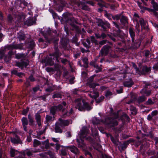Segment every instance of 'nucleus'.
I'll list each match as a JSON object with an SVG mask.
<instances>
[{
    "label": "nucleus",
    "instance_id": "64",
    "mask_svg": "<svg viewBox=\"0 0 158 158\" xmlns=\"http://www.w3.org/2000/svg\"><path fill=\"white\" fill-rule=\"evenodd\" d=\"M87 3L93 6H94V3L92 2H88Z\"/></svg>",
    "mask_w": 158,
    "mask_h": 158
},
{
    "label": "nucleus",
    "instance_id": "20",
    "mask_svg": "<svg viewBox=\"0 0 158 158\" xmlns=\"http://www.w3.org/2000/svg\"><path fill=\"white\" fill-rule=\"evenodd\" d=\"M43 144L45 148L46 149H48L49 148V146L48 142L47 141L43 142Z\"/></svg>",
    "mask_w": 158,
    "mask_h": 158
},
{
    "label": "nucleus",
    "instance_id": "61",
    "mask_svg": "<svg viewBox=\"0 0 158 158\" xmlns=\"http://www.w3.org/2000/svg\"><path fill=\"white\" fill-rule=\"evenodd\" d=\"M67 61V60L66 59H62L61 60V62L63 63L64 64Z\"/></svg>",
    "mask_w": 158,
    "mask_h": 158
},
{
    "label": "nucleus",
    "instance_id": "28",
    "mask_svg": "<svg viewBox=\"0 0 158 158\" xmlns=\"http://www.w3.org/2000/svg\"><path fill=\"white\" fill-rule=\"evenodd\" d=\"M24 155L26 154L28 156H30L31 155V152L29 150H27L24 152Z\"/></svg>",
    "mask_w": 158,
    "mask_h": 158
},
{
    "label": "nucleus",
    "instance_id": "58",
    "mask_svg": "<svg viewBox=\"0 0 158 158\" xmlns=\"http://www.w3.org/2000/svg\"><path fill=\"white\" fill-rule=\"evenodd\" d=\"M149 53V52L148 51H146L145 52V55L146 56H148Z\"/></svg>",
    "mask_w": 158,
    "mask_h": 158
},
{
    "label": "nucleus",
    "instance_id": "21",
    "mask_svg": "<svg viewBox=\"0 0 158 158\" xmlns=\"http://www.w3.org/2000/svg\"><path fill=\"white\" fill-rule=\"evenodd\" d=\"M88 84L90 88H94L96 86H98V84H95L94 83L88 82Z\"/></svg>",
    "mask_w": 158,
    "mask_h": 158
},
{
    "label": "nucleus",
    "instance_id": "29",
    "mask_svg": "<svg viewBox=\"0 0 158 158\" xmlns=\"http://www.w3.org/2000/svg\"><path fill=\"white\" fill-rule=\"evenodd\" d=\"M120 18V15H116L115 16L112 17L113 19L114 20H118Z\"/></svg>",
    "mask_w": 158,
    "mask_h": 158
},
{
    "label": "nucleus",
    "instance_id": "43",
    "mask_svg": "<svg viewBox=\"0 0 158 158\" xmlns=\"http://www.w3.org/2000/svg\"><path fill=\"white\" fill-rule=\"evenodd\" d=\"M123 19L124 20L125 23L127 22V19L126 17L123 16H122L121 20H122Z\"/></svg>",
    "mask_w": 158,
    "mask_h": 158
},
{
    "label": "nucleus",
    "instance_id": "11",
    "mask_svg": "<svg viewBox=\"0 0 158 158\" xmlns=\"http://www.w3.org/2000/svg\"><path fill=\"white\" fill-rule=\"evenodd\" d=\"M11 141L13 143H18L20 142V140L19 137L17 136H15V138H11Z\"/></svg>",
    "mask_w": 158,
    "mask_h": 158
},
{
    "label": "nucleus",
    "instance_id": "42",
    "mask_svg": "<svg viewBox=\"0 0 158 158\" xmlns=\"http://www.w3.org/2000/svg\"><path fill=\"white\" fill-rule=\"evenodd\" d=\"M75 79V77H73L71 78L69 80V82L70 84H73L74 83V80Z\"/></svg>",
    "mask_w": 158,
    "mask_h": 158
},
{
    "label": "nucleus",
    "instance_id": "57",
    "mask_svg": "<svg viewBox=\"0 0 158 158\" xmlns=\"http://www.w3.org/2000/svg\"><path fill=\"white\" fill-rule=\"evenodd\" d=\"M111 139L114 143H116V141L114 139V138L113 137H111Z\"/></svg>",
    "mask_w": 158,
    "mask_h": 158
},
{
    "label": "nucleus",
    "instance_id": "7",
    "mask_svg": "<svg viewBox=\"0 0 158 158\" xmlns=\"http://www.w3.org/2000/svg\"><path fill=\"white\" fill-rule=\"evenodd\" d=\"M110 48L109 46L105 45L102 48L101 53L102 55H106L107 54L110 49Z\"/></svg>",
    "mask_w": 158,
    "mask_h": 158
},
{
    "label": "nucleus",
    "instance_id": "35",
    "mask_svg": "<svg viewBox=\"0 0 158 158\" xmlns=\"http://www.w3.org/2000/svg\"><path fill=\"white\" fill-rule=\"evenodd\" d=\"M81 8L84 10H89V8L86 5H83L82 6Z\"/></svg>",
    "mask_w": 158,
    "mask_h": 158
},
{
    "label": "nucleus",
    "instance_id": "31",
    "mask_svg": "<svg viewBox=\"0 0 158 158\" xmlns=\"http://www.w3.org/2000/svg\"><path fill=\"white\" fill-rule=\"evenodd\" d=\"M112 93L109 91H107L106 93V97H109L112 95Z\"/></svg>",
    "mask_w": 158,
    "mask_h": 158
},
{
    "label": "nucleus",
    "instance_id": "12",
    "mask_svg": "<svg viewBox=\"0 0 158 158\" xmlns=\"http://www.w3.org/2000/svg\"><path fill=\"white\" fill-rule=\"evenodd\" d=\"M35 116V119L37 124L39 126H40L41 124L40 116L39 113H37L36 114Z\"/></svg>",
    "mask_w": 158,
    "mask_h": 158
},
{
    "label": "nucleus",
    "instance_id": "23",
    "mask_svg": "<svg viewBox=\"0 0 158 158\" xmlns=\"http://www.w3.org/2000/svg\"><path fill=\"white\" fill-rule=\"evenodd\" d=\"M28 117L30 123V125H32L33 122V120L30 114L28 115Z\"/></svg>",
    "mask_w": 158,
    "mask_h": 158
},
{
    "label": "nucleus",
    "instance_id": "19",
    "mask_svg": "<svg viewBox=\"0 0 158 158\" xmlns=\"http://www.w3.org/2000/svg\"><path fill=\"white\" fill-rule=\"evenodd\" d=\"M40 144V142L37 139H34V146L35 147H37Z\"/></svg>",
    "mask_w": 158,
    "mask_h": 158
},
{
    "label": "nucleus",
    "instance_id": "33",
    "mask_svg": "<svg viewBox=\"0 0 158 158\" xmlns=\"http://www.w3.org/2000/svg\"><path fill=\"white\" fill-rule=\"evenodd\" d=\"M46 120L47 122H48L50 120H52V117L49 115H47L46 117Z\"/></svg>",
    "mask_w": 158,
    "mask_h": 158
},
{
    "label": "nucleus",
    "instance_id": "17",
    "mask_svg": "<svg viewBox=\"0 0 158 158\" xmlns=\"http://www.w3.org/2000/svg\"><path fill=\"white\" fill-rule=\"evenodd\" d=\"M26 23L28 26H31L35 23V21H33L32 19H30L27 20L26 21Z\"/></svg>",
    "mask_w": 158,
    "mask_h": 158
},
{
    "label": "nucleus",
    "instance_id": "40",
    "mask_svg": "<svg viewBox=\"0 0 158 158\" xmlns=\"http://www.w3.org/2000/svg\"><path fill=\"white\" fill-rule=\"evenodd\" d=\"M52 139L54 142H58L59 141L60 139L59 138H52Z\"/></svg>",
    "mask_w": 158,
    "mask_h": 158
},
{
    "label": "nucleus",
    "instance_id": "56",
    "mask_svg": "<svg viewBox=\"0 0 158 158\" xmlns=\"http://www.w3.org/2000/svg\"><path fill=\"white\" fill-rule=\"evenodd\" d=\"M29 79L31 81H34V79L33 76H31L29 77Z\"/></svg>",
    "mask_w": 158,
    "mask_h": 158
},
{
    "label": "nucleus",
    "instance_id": "16",
    "mask_svg": "<svg viewBox=\"0 0 158 158\" xmlns=\"http://www.w3.org/2000/svg\"><path fill=\"white\" fill-rule=\"evenodd\" d=\"M55 132L56 133H61L62 132V131L57 124H55Z\"/></svg>",
    "mask_w": 158,
    "mask_h": 158
},
{
    "label": "nucleus",
    "instance_id": "24",
    "mask_svg": "<svg viewBox=\"0 0 158 158\" xmlns=\"http://www.w3.org/2000/svg\"><path fill=\"white\" fill-rule=\"evenodd\" d=\"M152 4L154 8V9L156 10H158V4L154 2L152 3Z\"/></svg>",
    "mask_w": 158,
    "mask_h": 158
},
{
    "label": "nucleus",
    "instance_id": "22",
    "mask_svg": "<svg viewBox=\"0 0 158 158\" xmlns=\"http://www.w3.org/2000/svg\"><path fill=\"white\" fill-rule=\"evenodd\" d=\"M92 122L94 124H97L99 123V121L97 118L94 117L92 119Z\"/></svg>",
    "mask_w": 158,
    "mask_h": 158
},
{
    "label": "nucleus",
    "instance_id": "48",
    "mask_svg": "<svg viewBox=\"0 0 158 158\" xmlns=\"http://www.w3.org/2000/svg\"><path fill=\"white\" fill-rule=\"evenodd\" d=\"M102 158H112L110 156L106 155H103L102 156Z\"/></svg>",
    "mask_w": 158,
    "mask_h": 158
},
{
    "label": "nucleus",
    "instance_id": "41",
    "mask_svg": "<svg viewBox=\"0 0 158 158\" xmlns=\"http://www.w3.org/2000/svg\"><path fill=\"white\" fill-rule=\"evenodd\" d=\"M61 154L63 156H65L67 154V153L65 150H62L61 151Z\"/></svg>",
    "mask_w": 158,
    "mask_h": 158
},
{
    "label": "nucleus",
    "instance_id": "10",
    "mask_svg": "<svg viewBox=\"0 0 158 158\" xmlns=\"http://www.w3.org/2000/svg\"><path fill=\"white\" fill-rule=\"evenodd\" d=\"M28 64L27 61H22L20 62H17L16 65L19 67H21L22 69L23 67H26Z\"/></svg>",
    "mask_w": 158,
    "mask_h": 158
},
{
    "label": "nucleus",
    "instance_id": "46",
    "mask_svg": "<svg viewBox=\"0 0 158 158\" xmlns=\"http://www.w3.org/2000/svg\"><path fill=\"white\" fill-rule=\"evenodd\" d=\"M89 39L92 42H95V40L94 37L93 36H91L90 38H89Z\"/></svg>",
    "mask_w": 158,
    "mask_h": 158
},
{
    "label": "nucleus",
    "instance_id": "2",
    "mask_svg": "<svg viewBox=\"0 0 158 158\" xmlns=\"http://www.w3.org/2000/svg\"><path fill=\"white\" fill-rule=\"evenodd\" d=\"M75 108L78 109L80 111H83L84 110H89L92 109L87 103L85 102L81 98H78L75 101Z\"/></svg>",
    "mask_w": 158,
    "mask_h": 158
},
{
    "label": "nucleus",
    "instance_id": "54",
    "mask_svg": "<svg viewBox=\"0 0 158 158\" xmlns=\"http://www.w3.org/2000/svg\"><path fill=\"white\" fill-rule=\"evenodd\" d=\"M123 89L122 88H121L119 90H116L118 94L122 93L123 92Z\"/></svg>",
    "mask_w": 158,
    "mask_h": 158
},
{
    "label": "nucleus",
    "instance_id": "27",
    "mask_svg": "<svg viewBox=\"0 0 158 158\" xmlns=\"http://www.w3.org/2000/svg\"><path fill=\"white\" fill-rule=\"evenodd\" d=\"M146 99V98L144 96H141L139 98V102H143L145 101Z\"/></svg>",
    "mask_w": 158,
    "mask_h": 158
},
{
    "label": "nucleus",
    "instance_id": "26",
    "mask_svg": "<svg viewBox=\"0 0 158 158\" xmlns=\"http://www.w3.org/2000/svg\"><path fill=\"white\" fill-rule=\"evenodd\" d=\"M49 11L51 13L52 15V16L53 17V18H56V17L57 16V14L54 12V11L52 9H49Z\"/></svg>",
    "mask_w": 158,
    "mask_h": 158
},
{
    "label": "nucleus",
    "instance_id": "63",
    "mask_svg": "<svg viewBox=\"0 0 158 158\" xmlns=\"http://www.w3.org/2000/svg\"><path fill=\"white\" fill-rule=\"evenodd\" d=\"M95 36L97 38H101L100 35L98 34H96L95 35Z\"/></svg>",
    "mask_w": 158,
    "mask_h": 158
},
{
    "label": "nucleus",
    "instance_id": "32",
    "mask_svg": "<svg viewBox=\"0 0 158 158\" xmlns=\"http://www.w3.org/2000/svg\"><path fill=\"white\" fill-rule=\"evenodd\" d=\"M146 103L147 104L152 105L154 104V102L152 101L151 99H149Z\"/></svg>",
    "mask_w": 158,
    "mask_h": 158
},
{
    "label": "nucleus",
    "instance_id": "49",
    "mask_svg": "<svg viewBox=\"0 0 158 158\" xmlns=\"http://www.w3.org/2000/svg\"><path fill=\"white\" fill-rule=\"evenodd\" d=\"M143 70L145 72H148L149 71L150 69L147 67H144Z\"/></svg>",
    "mask_w": 158,
    "mask_h": 158
},
{
    "label": "nucleus",
    "instance_id": "25",
    "mask_svg": "<svg viewBox=\"0 0 158 158\" xmlns=\"http://www.w3.org/2000/svg\"><path fill=\"white\" fill-rule=\"evenodd\" d=\"M82 61L85 65H87L88 64V60L86 57H85L82 59Z\"/></svg>",
    "mask_w": 158,
    "mask_h": 158
},
{
    "label": "nucleus",
    "instance_id": "51",
    "mask_svg": "<svg viewBox=\"0 0 158 158\" xmlns=\"http://www.w3.org/2000/svg\"><path fill=\"white\" fill-rule=\"evenodd\" d=\"M132 65L133 67L136 70V71H138V69L137 68L136 65L134 63H132Z\"/></svg>",
    "mask_w": 158,
    "mask_h": 158
},
{
    "label": "nucleus",
    "instance_id": "62",
    "mask_svg": "<svg viewBox=\"0 0 158 158\" xmlns=\"http://www.w3.org/2000/svg\"><path fill=\"white\" fill-rule=\"evenodd\" d=\"M39 89V88L38 87H35V88H34L33 89V90L34 91V92H35V91H37Z\"/></svg>",
    "mask_w": 158,
    "mask_h": 158
},
{
    "label": "nucleus",
    "instance_id": "3",
    "mask_svg": "<svg viewBox=\"0 0 158 158\" xmlns=\"http://www.w3.org/2000/svg\"><path fill=\"white\" fill-rule=\"evenodd\" d=\"M134 22L136 23L135 27L136 29L139 32V25L138 23L139 19L140 25H141L142 29H147L148 26V24L146 21H145L142 18H140L138 14L137 13H135L134 15Z\"/></svg>",
    "mask_w": 158,
    "mask_h": 158
},
{
    "label": "nucleus",
    "instance_id": "37",
    "mask_svg": "<svg viewBox=\"0 0 158 158\" xmlns=\"http://www.w3.org/2000/svg\"><path fill=\"white\" fill-rule=\"evenodd\" d=\"M89 95L90 97L94 98H97L98 97V94H96L95 95H92L91 94H89Z\"/></svg>",
    "mask_w": 158,
    "mask_h": 158
},
{
    "label": "nucleus",
    "instance_id": "30",
    "mask_svg": "<svg viewBox=\"0 0 158 158\" xmlns=\"http://www.w3.org/2000/svg\"><path fill=\"white\" fill-rule=\"evenodd\" d=\"M158 112L156 110H155L152 112L151 114L153 117L156 115L158 114Z\"/></svg>",
    "mask_w": 158,
    "mask_h": 158
},
{
    "label": "nucleus",
    "instance_id": "34",
    "mask_svg": "<svg viewBox=\"0 0 158 158\" xmlns=\"http://www.w3.org/2000/svg\"><path fill=\"white\" fill-rule=\"evenodd\" d=\"M94 67H96V68L98 69V70L96 71V73H98L99 72H100L102 70V69L100 68L98 65H94Z\"/></svg>",
    "mask_w": 158,
    "mask_h": 158
},
{
    "label": "nucleus",
    "instance_id": "15",
    "mask_svg": "<svg viewBox=\"0 0 158 158\" xmlns=\"http://www.w3.org/2000/svg\"><path fill=\"white\" fill-rule=\"evenodd\" d=\"M10 153L11 156L14 157L16 155L18 154L19 152L17 150L12 149L10 151Z\"/></svg>",
    "mask_w": 158,
    "mask_h": 158
},
{
    "label": "nucleus",
    "instance_id": "8",
    "mask_svg": "<svg viewBox=\"0 0 158 158\" xmlns=\"http://www.w3.org/2000/svg\"><path fill=\"white\" fill-rule=\"evenodd\" d=\"M59 121L60 122L59 125L61 127L68 126L69 124V122L67 120H63L60 118Z\"/></svg>",
    "mask_w": 158,
    "mask_h": 158
},
{
    "label": "nucleus",
    "instance_id": "60",
    "mask_svg": "<svg viewBox=\"0 0 158 158\" xmlns=\"http://www.w3.org/2000/svg\"><path fill=\"white\" fill-rule=\"evenodd\" d=\"M53 56H55L57 61V62H59V60H58V56L57 55H56V54H54V55H53Z\"/></svg>",
    "mask_w": 158,
    "mask_h": 158
},
{
    "label": "nucleus",
    "instance_id": "55",
    "mask_svg": "<svg viewBox=\"0 0 158 158\" xmlns=\"http://www.w3.org/2000/svg\"><path fill=\"white\" fill-rule=\"evenodd\" d=\"M100 36H101V37H102V38H105V37H106V35L104 33H102V34L101 35H100Z\"/></svg>",
    "mask_w": 158,
    "mask_h": 158
},
{
    "label": "nucleus",
    "instance_id": "50",
    "mask_svg": "<svg viewBox=\"0 0 158 158\" xmlns=\"http://www.w3.org/2000/svg\"><path fill=\"white\" fill-rule=\"evenodd\" d=\"M58 97H59V98H61L60 97V95L59 94H56L54 95L53 96V98H58Z\"/></svg>",
    "mask_w": 158,
    "mask_h": 158
},
{
    "label": "nucleus",
    "instance_id": "14",
    "mask_svg": "<svg viewBox=\"0 0 158 158\" xmlns=\"http://www.w3.org/2000/svg\"><path fill=\"white\" fill-rule=\"evenodd\" d=\"M101 25L104 30H105L107 28H109L110 27V24L107 22L104 23L102 22L101 23Z\"/></svg>",
    "mask_w": 158,
    "mask_h": 158
},
{
    "label": "nucleus",
    "instance_id": "18",
    "mask_svg": "<svg viewBox=\"0 0 158 158\" xmlns=\"http://www.w3.org/2000/svg\"><path fill=\"white\" fill-rule=\"evenodd\" d=\"M23 126H27L28 124V120L27 118L23 117L22 119Z\"/></svg>",
    "mask_w": 158,
    "mask_h": 158
},
{
    "label": "nucleus",
    "instance_id": "38",
    "mask_svg": "<svg viewBox=\"0 0 158 158\" xmlns=\"http://www.w3.org/2000/svg\"><path fill=\"white\" fill-rule=\"evenodd\" d=\"M95 76V75H94L90 77V78L89 79V82H91L92 83V82L93 81L94 78V77Z\"/></svg>",
    "mask_w": 158,
    "mask_h": 158
},
{
    "label": "nucleus",
    "instance_id": "39",
    "mask_svg": "<svg viewBox=\"0 0 158 158\" xmlns=\"http://www.w3.org/2000/svg\"><path fill=\"white\" fill-rule=\"evenodd\" d=\"M20 40H23L24 39L25 36L24 35H19V37Z\"/></svg>",
    "mask_w": 158,
    "mask_h": 158
},
{
    "label": "nucleus",
    "instance_id": "6",
    "mask_svg": "<svg viewBox=\"0 0 158 158\" xmlns=\"http://www.w3.org/2000/svg\"><path fill=\"white\" fill-rule=\"evenodd\" d=\"M62 106L61 105H59L58 106H54L52 107L50 110L51 113L54 115L55 114L56 111L62 110Z\"/></svg>",
    "mask_w": 158,
    "mask_h": 158
},
{
    "label": "nucleus",
    "instance_id": "53",
    "mask_svg": "<svg viewBox=\"0 0 158 158\" xmlns=\"http://www.w3.org/2000/svg\"><path fill=\"white\" fill-rule=\"evenodd\" d=\"M60 147V145L59 144H56V149L57 150H58Z\"/></svg>",
    "mask_w": 158,
    "mask_h": 158
},
{
    "label": "nucleus",
    "instance_id": "47",
    "mask_svg": "<svg viewBox=\"0 0 158 158\" xmlns=\"http://www.w3.org/2000/svg\"><path fill=\"white\" fill-rule=\"evenodd\" d=\"M106 40H103L100 41L99 43V44L101 45L104 44L106 43Z\"/></svg>",
    "mask_w": 158,
    "mask_h": 158
},
{
    "label": "nucleus",
    "instance_id": "36",
    "mask_svg": "<svg viewBox=\"0 0 158 158\" xmlns=\"http://www.w3.org/2000/svg\"><path fill=\"white\" fill-rule=\"evenodd\" d=\"M29 110L28 108H27L26 109L24 110L23 112V114L24 115H26L27 113L28 112Z\"/></svg>",
    "mask_w": 158,
    "mask_h": 158
},
{
    "label": "nucleus",
    "instance_id": "44",
    "mask_svg": "<svg viewBox=\"0 0 158 158\" xmlns=\"http://www.w3.org/2000/svg\"><path fill=\"white\" fill-rule=\"evenodd\" d=\"M153 117L151 114H149L147 117V119L148 120H151Z\"/></svg>",
    "mask_w": 158,
    "mask_h": 158
},
{
    "label": "nucleus",
    "instance_id": "9",
    "mask_svg": "<svg viewBox=\"0 0 158 158\" xmlns=\"http://www.w3.org/2000/svg\"><path fill=\"white\" fill-rule=\"evenodd\" d=\"M133 84V81L130 78L127 80L123 83L124 86L127 87H130Z\"/></svg>",
    "mask_w": 158,
    "mask_h": 158
},
{
    "label": "nucleus",
    "instance_id": "1",
    "mask_svg": "<svg viewBox=\"0 0 158 158\" xmlns=\"http://www.w3.org/2000/svg\"><path fill=\"white\" fill-rule=\"evenodd\" d=\"M88 133V130L86 127H84L82 128V130L80 131L79 135L81 139L80 140L78 139H77V141L78 143V147L79 148L83 149L85 146V145L82 139L85 138L87 140H89L91 139L90 137L87 138L86 136Z\"/></svg>",
    "mask_w": 158,
    "mask_h": 158
},
{
    "label": "nucleus",
    "instance_id": "5",
    "mask_svg": "<svg viewBox=\"0 0 158 158\" xmlns=\"http://www.w3.org/2000/svg\"><path fill=\"white\" fill-rule=\"evenodd\" d=\"M66 148L75 155H78L79 153V150L76 147L74 146H67Z\"/></svg>",
    "mask_w": 158,
    "mask_h": 158
},
{
    "label": "nucleus",
    "instance_id": "45",
    "mask_svg": "<svg viewBox=\"0 0 158 158\" xmlns=\"http://www.w3.org/2000/svg\"><path fill=\"white\" fill-rule=\"evenodd\" d=\"M66 136L68 137H70L71 136V133L70 131H68L66 133Z\"/></svg>",
    "mask_w": 158,
    "mask_h": 158
},
{
    "label": "nucleus",
    "instance_id": "13",
    "mask_svg": "<svg viewBox=\"0 0 158 158\" xmlns=\"http://www.w3.org/2000/svg\"><path fill=\"white\" fill-rule=\"evenodd\" d=\"M129 32L130 34V36L131 38L132 41L133 42L135 40V32L134 31L133 29L131 28H130V29H129Z\"/></svg>",
    "mask_w": 158,
    "mask_h": 158
},
{
    "label": "nucleus",
    "instance_id": "59",
    "mask_svg": "<svg viewBox=\"0 0 158 158\" xmlns=\"http://www.w3.org/2000/svg\"><path fill=\"white\" fill-rule=\"evenodd\" d=\"M150 94H151V91H147L145 93V94L147 96H149Z\"/></svg>",
    "mask_w": 158,
    "mask_h": 158
},
{
    "label": "nucleus",
    "instance_id": "52",
    "mask_svg": "<svg viewBox=\"0 0 158 158\" xmlns=\"http://www.w3.org/2000/svg\"><path fill=\"white\" fill-rule=\"evenodd\" d=\"M130 110H133L136 113V109L135 107H133L131 106V107Z\"/></svg>",
    "mask_w": 158,
    "mask_h": 158
},
{
    "label": "nucleus",
    "instance_id": "4",
    "mask_svg": "<svg viewBox=\"0 0 158 158\" xmlns=\"http://www.w3.org/2000/svg\"><path fill=\"white\" fill-rule=\"evenodd\" d=\"M105 122L106 124L111 125V126H116L118 125V122L115 118H106L105 120Z\"/></svg>",
    "mask_w": 158,
    "mask_h": 158
}]
</instances>
